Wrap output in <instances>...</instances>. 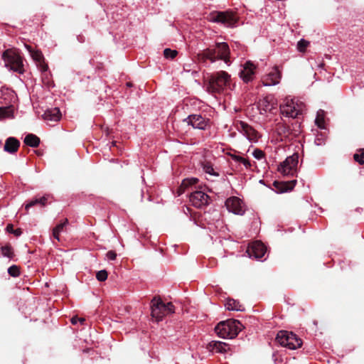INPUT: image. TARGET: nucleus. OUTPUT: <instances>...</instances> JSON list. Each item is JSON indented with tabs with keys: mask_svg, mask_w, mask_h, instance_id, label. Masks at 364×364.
I'll list each match as a JSON object with an SVG mask.
<instances>
[{
	"mask_svg": "<svg viewBox=\"0 0 364 364\" xmlns=\"http://www.w3.org/2000/svg\"><path fill=\"white\" fill-rule=\"evenodd\" d=\"M230 48L225 42L216 43L214 46L209 47L198 53V58L203 62L214 63L218 60H223L227 65H230Z\"/></svg>",
	"mask_w": 364,
	"mask_h": 364,
	"instance_id": "f257e3e1",
	"label": "nucleus"
},
{
	"mask_svg": "<svg viewBox=\"0 0 364 364\" xmlns=\"http://www.w3.org/2000/svg\"><path fill=\"white\" fill-rule=\"evenodd\" d=\"M234 86L230 75L221 70L210 75L207 90L210 93H220L225 89L232 90Z\"/></svg>",
	"mask_w": 364,
	"mask_h": 364,
	"instance_id": "f03ea898",
	"label": "nucleus"
},
{
	"mask_svg": "<svg viewBox=\"0 0 364 364\" xmlns=\"http://www.w3.org/2000/svg\"><path fill=\"white\" fill-rule=\"evenodd\" d=\"M242 323L235 319L220 321L215 328L217 335L222 338H234L242 330Z\"/></svg>",
	"mask_w": 364,
	"mask_h": 364,
	"instance_id": "7ed1b4c3",
	"label": "nucleus"
},
{
	"mask_svg": "<svg viewBox=\"0 0 364 364\" xmlns=\"http://www.w3.org/2000/svg\"><path fill=\"white\" fill-rule=\"evenodd\" d=\"M2 58L5 66L13 72L23 74L25 72L23 58L20 53L12 49H8L3 53Z\"/></svg>",
	"mask_w": 364,
	"mask_h": 364,
	"instance_id": "20e7f679",
	"label": "nucleus"
},
{
	"mask_svg": "<svg viewBox=\"0 0 364 364\" xmlns=\"http://www.w3.org/2000/svg\"><path fill=\"white\" fill-rule=\"evenodd\" d=\"M208 20L213 23H221L228 28L236 27L238 21L237 17L231 11L212 12Z\"/></svg>",
	"mask_w": 364,
	"mask_h": 364,
	"instance_id": "39448f33",
	"label": "nucleus"
},
{
	"mask_svg": "<svg viewBox=\"0 0 364 364\" xmlns=\"http://www.w3.org/2000/svg\"><path fill=\"white\" fill-rule=\"evenodd\" d=\"M151 316L157 321L162 320L163 317L169 314L174 313V306L171 302L164 304L161 299L154 298L151 301Z\"/></svg>",
	"mask_w": 364,
	"mask_h": 364,
	"instance_id": "423d86ee",
	"label": "nucleus"
},
{
	"mask_svg": "<svg viewBox=\"0 0 364 364\" xmlns=\"http://www.w3.org/2000/svg\"><path fill=\"white\" fill-rule=\"evenodd\" d=\"M277 341L282 346L291 350H295L302 345L301 340L292 332L280 331L276 337Z\"/></svg>",
	"mask_w": 364,
	"mask_h": 364,
	"instance_id": "0eeeda50",
	"label": "nucleus"
},
{
	"mask_svg": "<svg viewBox=\"0 0 364 364\" xmlns=\"http://www.w3.org/2000/svg\"><path fill=\"white\" fill-rule=\"evenodd\" d=\"M235 126L238 132L242 134L250 143H257L261 136L255 129L245 122L237 121Z\"/></svg>",
	"mask_w": 364,
	"mask_h": 364,
	"instance_id": "6e6552de",
	"label": "nucleus"
},
{
	"mask_svg": "<svg viewBox=\"0 0 364 364\" xmlns=\"http://www.w3.org/2000/svg\"><path fill=\"white\" fill-rule=\"evenodd\" d=\"M299 155L294 154L288 156L285 161L280 164L278 171L284 175H293L298 164Z\"/></svg>",
	"mask_w": 364,
	"mask_h": 364,
	"instance_id": "1a4fd4ad",
	"label": "nucleus"
},
{
	"mask_svg": "<svg viewBox=\"0 0 364 364\" xmlns=\"http://www.w3.org/2000/svg\"><path fill=\"white\" fill-rule=\"evenodd\" d=\"M267 252V247L260 241H255L249 244L246 253L250 258L257 260L262 259Z\"/></svg>",
	"mask_w": 364,
	"mask_h": 364,
	"instance_id": "9d476101",
	"label": "nucleus"
},
{
	"mask_svg": "<svg viewBox=\"0 0 364 364\" xmlns=\"http://www.w3.org/2000/svg\"><path fill=\"white\" fill-rule=\"evenodd\" d=\"M190 202L197 208H203L210 202V196L202 191H196L190 195Z\"/></svg>",
	"mask_w": 364,
	"mask_h": 364,
	"instance_id": "9b49d317",
	"label": "nucleus"
},
{
	"mask_svg": "<svg viewBox=\"0 0 364 364\" xmlns=\"http://www.w3.org/2000/svg\"><path fill=\"white\" fill-rule=\"evenodd\" d=\"M256 68V65L250 60L241 65L239 76L244 82L248 83L254 80Z\"/></svg>",
	"mask_w": 364,
	"mask_h": 364,
	"instance_id": "f8f14e48",
	"label": "nucleus"
},
{
	"mask_svg": "<svg viewBox=\"0 0 364 364\" xmlns=\"http://www.w3.org/2000/svg\"><path fill=\"white\" fill-rule=\"evenodd\" d=\"M225 206L229 212L235 215H242L245 213V205L242 200L232 196L225 200Z\"/></svg>",
	"mask_w": 364,
	"mask_h": 364,
	"instance_id": "ddd939ff",
	"label": "nucleus"
},
{
	"mask_svg": "<svg viewBox=\"0 0 364 364\" xmlns=\"http://www.w3.org/2000/svg\"><path fill=\"white\" fill-rule=\"evenodd\" d=\"M183 121L193 128L200 130L206 129L209 122V119L201 114H190Z\"/></svg>",
	"mask_w": 364,
	"mask_h": 364,
	"instance_id": "4468645a",
	"label": "nucleus"
},
{
	"mask_svg": "<svg viewBox=\"0 0 364 364\" xmlns=\"http://www.w3.org/2000/svg\"><path fill=\"white\" fill-rule=\"evenodd\" d=\"M282 73L277 67H274L262 79V83L264 86H274L279 83Z\"/></svg>",
	"mask_w": 364,
	"mask_h": 364,
	"instance_id": "2eb2a0df",
	"label": "nucleus"
},
{
	"mask_svg": "<svg viewBox=\"0 0 364 364\" xmlns=\"http://www.w3.org/2000/svg\"><path fill=\"white\" fill-rule=\"evenodd\" d=\"M24 47L28 51L32 59L39 66L41 72H46L48 69V66L44 62V58L42 53L38 50H34L30 45L24 44Z\"/></svg>",
	"mask_w": 364,
	"mask_h": 364,
	"instance_id": "dca6fc26",
	"label": "nucleus"
},
{
	"mask_svg": "<svg viewBox=\"0 0 364 364\" xmlns=\"http://www.w3.org/2000/svg\"><path fill=\"white\" fill-rule=\"evenodd\" d=\"M52 196L46 193L43 196H36L29 201L24 203V208L26 212H28L29 208L35 205H39L41 207H45L48 203L50 202Z\"/></svg>",
	"mask_w": 364,
	"mask_h": 364,
	"instance_id": "f3484780",
	"label": "nucleus"
},
{
	"mask_svg": "<svg viewBox=\"0 0 364 364\" xmlns=\"http://www.w3.org/2000/svg\"><path fill=\"white\" fill-rule=\"evenodd\" d=\"M281 113L287 117L295 118L300 114L298 106L291 100L280 107Z\"/></svg>",
	"mask_w": 364,
	"mask_h": 364,
	"instance_id": "a211bd4d",
	"label": "nucleus"
},
{
	"mask_svg": "<svg viewBox=\"0 0 364 364\" xmlns=\"http://www.w3.org/2000/svg\"><path fill=\"white\" fill-rule=\"evenodd\" d=\"M275 105L276 103L272 97H265L257 103V107L261 114H264L267 112H272L275 108Z\"/></svg>",
	"mask_w": 364,
	"mask_h": 364,
	"instance_id": "6ab92c4d",
	"label": "nucleus"
},
{
	"mask_svg": "<svg viewBox=\"0 0 364 364\" xmlns=\"http://www.w3.org/2000/svg\"><path fill=\"white\" fill-rule=\"evenodd\" d=\"M43 118L47 122H58L61 118V112L58 107H53L46 110L43 114Z\"/></svg>",
	"mask_w": 364,
	"mask_h": 364,
	"instance_id": "aec40b11",
	"label": "nucleus"
},
{
	"mask_svg": "<svg viewBox=\"0 0 364 364\" xmlns=\"http://www.w3.org/2000/svg\"><path fill=\"white\" fill-rule=\"evenodd\" d=\"M228 345L222 341H212L207 346V349L214 353H225L228 349Z\"/></svg>",
	"mask_w": 364,
	"mask_h": 364,
	"instance_id": "412c9836",
	"label": "nucleus"
},
{
	"mask_svg": "<svg viewBox=\"0 0 364 364\" xmlns=\"http://www.w3.org/2000/svg\"><path fill=\"white\" fill-rule=\"evenodd\" d=\"M20 146V142L14 137H9L4 144V151L10 154L15 153Z\"/></svg>",
	"mask_w": 364,
	"mask_h": 364,
	"instance_id": "4be33fe9",
	"label": "nucleus"
},
{
	"mask_svg": "<svg viewBox=\"0 0 364 364\" xmlns=\"http://www.w3.org/2000/svg\"><path fill=\"white\" fill-rule=\"evenodd\" d=\"M225 306L228 311H242L245 310L244 306L237 300L233 299H228Z\"/></svg>",
	"mask_w": 364,
	"mask_h": 364,
	"instance_id": "5701e85b",
	"label": "nucleus"
},
{
	"mask_svg": "<svg viewBox=\"0 0 364 364\" xmlns=\"http://www.w3.org/2000/svg\"><path fill=\"white\" fill-rule=\"evenodd\" d=\"M24 143L31 147H37L40 144V139L33 134H28L24 138Z\"/></svg>",
	"mask_w": 364,
	"mask_h": 364,
	"instance_id": "b1692460",
	"label": "nucleus"
},
{
	"mask_svg": "<svg viewBox=\"0 0 364 364\" xmlns=\"http://www.w3.org/2000/svg\"><path fill=\"white\" fill-rule=\"evenodd\" d=\"M198 182V179L197 178H185L182 181V183L179 187V191L181 193H183L193 185H196Z\"/></svg>",
	"mask_w": 364,
	"mask_h": 364,
	"instance_id": "393cba45",
	"label": "nucleus"
},
{
	"mask_svg": "<svg viewBox=\"0 0 364 364\" xmlns=\"http://www.w3.org/2000/svg\"><path fill=\"white\" fill-rule=\"evenodd\" d=\"M275 131L281 137H287L289 133V127L283 122H278L276 124Z\"/></svg>",
	"mask_w": 364,
	"mask_h": 364,
	"instance_id": "a878e982",
	"label": "nucleus"
},
{
	"mask_svg": "<svg viewBox=\"0 0 364 364\" xmlns=\"http://www.w3.org/2000/svg\"><path fill=\"white\" fill-rule=\"evenodd\" d=\"M68 223V219H65L64 222L57 225L53 230V237L58 241L60 240V233L63 230V228Z\"/></svg>",
	"mask_w": 364,
	"mask_h": 364,
	"instance_id": "bb28decb",
	"label": "nucleus"
},
{
	"mask_svg": "<svg viewBox=\"0 0 364 364\" xmlns=\"http://www.w3.org/2000/svg\"><path fill=\"white\" fill-rule=\"evenodd\" d=\"M324 117H325V112L323 109H319L316 113L315 123L320 129L325 128Z\"/></svg>",
	"mask_w": 364,
	"mask_h": 364,
	"instance_id": "cd10ccee",
	"label": "nucleus"
},
{
	"mask_svg": "<svg viewBox=\"0 0 364 364\" xmlns=\"http://www.w3.org/2000/svg\"><path fill=\"white\" fill-rule=\"evenodd\" d=\"M230 156L234 161L242 164L246 169L250 168L251 163L249 160L235 154H231Z\"/></svg>",
	"mask_w": 364,
	"mask_h": 364,
	"instance_id": "c85d7f7f",
	"label": "nucleus"
},
{
	"mask_svg": "<svg viewBox=\"0 0 364 364\" xmlns=\"http://www.w3.org/2000/svg\"><path fill=\"white\" fill-rule=\"evenodd\" d=\"M13 117V112L9 107H0V118Z\"/></svg>",
	"mask_w": 364,
	"mask_h": 364,
	"instance_id": "c756f323",
	"label": "nucleus"
},
{
	"mask_svg": "<svg viewBox=\"0 0 364 364\" xmlns=\"http://www.w3.org/2000/svg\"><path fill=\"white\" fill-rule=\"evenodd\" d=\"M1 254L4 257L8 258H12L14 256V252L12 248L9 245H5L1 248Z\"/></svg>",
	"mask_w": 364,
	"mask_h": 364,
	"instance_id": "7c9ffc66",
	"label": "nucleus"
},
{
	"mask_svg": "<svg viewBox=\"0 0 364 364\" xmlns=\"http://www.w3.org/2000/svg\"><path fill=\"white\" fill-rule=\"evenodd\" d=\"M203 171L205 173L213 176H218L219 173L216 172L212 165L205 164L203 165Z\"/></svg>",
	"mask_w": 364,
	"mask_h": 364,
	"instance_id": "2f4dec72",
	"label": "nucleus"
},
{
	"mask_svg": "<svg viewBox=\"0 0 364 364\" xmlns=\"http://www.w3.org/2000/svg\"><path fill=\"white\" fill-rule=\"evenodd\" d=\"M8 274L13 277H18L20 275L19 267L15 264L11 265L8 268Z\"/></svg>",
	"mask_w": 364,
	"mask_h": 364,
	"instance_id": "473e14b6",
	"label": "nucleus"
},
{
	"mask_svg": "<svg viewBox=\"0 0 364 364\" xmlns=\"http://www.w3.org/2000/svg\"><path fill=\"white\" fill-rule=\"evenodd\" d=\"M178 52L176 50L171 48H166L164 50V55L166 58L173 59L177 55Z\"/></svg>",
	"mask_w": 364,
	"mask_h": 364,
	"instance_id": "72a5a7b5",
	"label": "nucleus"
},
{
	"mask_svg": "<svg viewBox=\"0 0 364 364\" xmlns=\"http://www.w3.org/2000/svg\"><path fill=\"white\" fill-rule=\"evenodd\" d=\"M107 275L106 270H100L97 272L96 278L100 282H104L107 279Z\"/></svg>",
	"mask_w": 364,
	"mask_h": 364,
	"instance_id": "f704fd0d",
	"label": "nucleus"
},
{
	"mask_svg": "<svg viewBox=\"0 0 364 364\" xmlns=\"http://www.w3.org/2000/svg\"><path fill=\"white\" fill-rule=\"evenodd\" d=\"M252 156L255 159L261 160L264 158V153L261 149H255L252 152Z\"/></svg>",
	"mask_w": 364,
	"mask_h": 364,
	"instance_id": "c9c22d12",
	"label": "nucleus"
},
{
	"mask_svg": "<svg viewBox=\"0 0 364 364\" xmlns=\"http://www.w3.org/2000/svg\"><path fill=\"white\" fill-rule=\"evenodd\" d=\"M353 158L355 161H357L359 164H364V149L362 150V153L360 154H355Z\"/></svg>",
	"mask_w": 364,
	"mask_h": 364,
	"instance_id": "e433bc0d",
	"label": "nucleus"
},
{
	"mask_svg": "<svg viewBox=\"0 0 364 364\" xmlns=\"http://www.w3.org/2000/svg\"><path fill=\"white\" fill-rule=\"evenodd\" d=\"M308 41H305L304 39H301L297 43L298 49L300 51H302L308 46Z\"/></svg>",
	"mask_w": 364,
	"mask_h": 364,
	"instance_id": "4c0bfd02",
	"label": "nucleus"
},
{
	"mask_svg": "<svg viewBox=\"0 0 364 364\" xmlns=\"http://www.w3.org/2000/svg\"><path fill=\"white\" fill-rule=\"evenodd\" d=\"M106 257L109 261L115 260L117 257V253L113 250H109L107 252Z\"/></svg>",
	"mask_w": 364,
	"mask_h": 364,
	"instance_id": "58836bf2",
	"label": "nucleus"
},
{
	"mask_svg": "<svg viewBox=\"0 0 364 364\" xmlns=\"http://www.w3.org/2000/svg\"><path fill=\"white\" fill-rule=\"evenodd\" d=\"M85 321V319L84 318H79L77 316H73L71 318V323L73 325L77 324L78 322H80V323H83Z\"/></svg>",
	"mask_w": 364,
	"mask_h": 364,
	"instance_id": "ea45409f",
	"label": "nucleus"
},
{
	"mask_svg": "<svg viewBox=\"0 0 364 364\" xmlns=\"http://www.w3.org/2000/svg\"><path fill=\"white\" fill-rule=\"evenodd\" d=\"M314 142H315L316 145L321 146V145L324 144L325 139L322 136L320 137V136H317L315 139Z\"/></svg>",
	"mask_w": 364,
	"mask_h": 364,
	"instance_id": "a19ab883",
	"label": "nucleus"
},
{
	"mask_svg": "<svg viewBox=\"0 0 364 364\" xmlns=\"http://www.w3.org/2000/svg\"><path fill=\"white\" fill-rule=\"evenodd\" d=\"M6 229L7 232H11V233H13V232L14 231V227H13V225H11V224L8 225L6 226Z\"/></svg>",
	"mask_w": 364,
	"mask_h": 364,
	"instance_id": "79ce46f5",
	"label": "nucleus"
},
{
	"mask_svg": "<svg viewBox=\"0 0 364 364\" xmlns=\"http://www.w3.org/2000/svg\"><path fill=\"white\" fill-rule=\"evenodd\" d=\"M190 67H191V65H185L183 66V70H184L185 72H190V71H191V68H190Z\"/></svg>",
	"mask_w": 364,
	"mask_h": 364,
	"instance_id": "37998d69",
	"label": "nucleus"
},
{
	"mask_svg": "<svg viewBox=\"0 0 364 364\" xmlns=\"http://www.w3.org/2000/svg\"><path fill=\"white\" fill-rule=\"evenodd\" d=\"M13 233H14L16 235H18L20 234L18 230H15L13 232Z\"/></svg>",
	"mask_w": 364,
	"mask_h": 364,
	"instance_id": "c03bdc74",
	"label": "nucleus"
},
{
	"mask_svg": "<svg viewBox=\"0 0 364 364\" xmlns=\"http://www.w3.org/2000/svg\"><path fill=\"white\" fill-rule=\"evenodd\" d=\"M197 73H197V71H196V70H193V71L192 72V75H197Z\"/></svg>",
	"mask_w": 364,
	"mask_h": 364,
	"instance_id": "a18cd8bd",
	"label": "nucleus"
},
{
	"mask_svg": "<svg viewBox=\"0 0 364 364\" xmlns=\"http://www.w3.org/2000/svg\"><path fill=\"white\" fill-rule=\"evenodd\" d=\"M127 86H128V87H131V86H132V84H131L130 82H127Z\"/></svg>",
	"mask_w": 364,
	"mask_h": 364,
	"instance_id": "49530a36",
	"label": "nucleus"
}]
</instances>
